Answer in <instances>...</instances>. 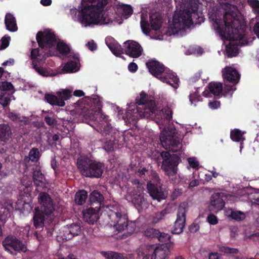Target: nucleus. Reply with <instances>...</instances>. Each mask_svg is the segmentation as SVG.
Returning <instances> with one entry per match:
<instances>
[{
    "label": "nucleus",
    "mask_w": 259,
    "mask_h": 259,
    "mask_svg": "<svg viewBox=\"0 0 259 259\" xmlns=\"http://www.w3.org/2000/svg\"><path fill=\"white\" fill-rule=\"evenodd\" d=\"M223 7L225 11L223 20L225 31L230 35L239 34L238 37H233L241 40L238 44L230 43L226 46V55L228 57H232L238 54L237 46L239 44L242 46L247 45L249 44V41L243 39L244 37L241 34L244 25L236 6L230 4H225Z\"/></svg>",
    "instance_id": "f257e3e1"
},
{
    "label": "nucleus",
    "mask_w": 259,
    "mask_h": 259,
    "mask_svg": "<svg viewBox=\"0 0 259 259\" xmlns=\"http://www.w3.org/2000/svg\"><path fill=\"white\" fill-rule=\"evenodd\" d=\"M197 6L195 2H190L187 4L186 9H184L175 13L172 24L168 27L166 35H175L185 26L190 27L192 25L200 24L203 22L202 14L199 15L197 12Z\"/></svg>",
    "instance_id": "f03ea898"
},
{
    "label": "nucleus",
    "mask_w": 259,
    "mask_h": 259,
    "mask_svg": "<svg viewBox=\"0 0 259 259\" xmlns=\"http://www.w3.org/2000/svg\"><path fill=\"white\" fill-rule=\"evenodd\" d=\"M87 0H82L85 3ZM92 4L83 7L81 14L78 18L79 22L84 27L92 26L95 25L107 24L110 20L105 16L104 8L108 3L107 0H88Z\"/></svg>",
    "instance_id": "7ed1b4c3"
},
{
    "label": "nucleus",
    "mask_w": 259,
    "mask_h": 259,
    "mask_svg": "<svg viewBox=\"0 0 259 259\" xmlns=\"http://www.w3.org/2000/svg\"><path fill=\"white\" fill-rule=\"evenodd\" d=\"M40 207L34 209L33 224L36 228H40L44 225L45 216L49 215L54 210L52 200L50 196L46 192H41L38 196Z\"/></svg>",
    "instance_id": "20e7f679"
},
{
    "label": "nucleus",
    "mask_w": 259,
    "mask_h": 259,
    "mask_svg": "<svg viewBox=\"0 0 259 259\" xmlns=\"http://www.w3.org/2000/svg\"><path fill=\"white\" fill-rule=\"evenodd\" d=\"M149 72L161 81L170 85L175 89H177L179 84V78L173 72L167 70L164 65L157 61H151L146 63Z\"/></svg>",
    "instance_id": "39448f33"
},
{
    "label": "nucleus",
    "mask_w": 259,
    "mask_h": 259,
    "mask_svg": "<svg viewBox=\"0 0 259 259\" xmlns=\"http://www.w3.org/2000/svg\"><path fill=\"white\" fill-rule=\"evenodd\" d=\"M77 167L81 174L87 177L100 178L103 174V163L92 160L87 157L77 159Z\"/></svg>",
    "instance_id": "423d86ee"
},
{
    "label": "nucleus",
    "mask_w": 259,
    "mask_h": 259,
    "mask_svg": "<svg viewBox=\"0 0 259 259\" xmlns=\"http://www.w3.org/2000/svg\"><path fill=\"white\" fill-rule=\"evenodd\" d=\"M108 217L111 225L118 231H122L127 227V215L125 208L115 204L108 206Z\"/></svg>",
    "instance_id": "0eeeda50"
},
{
    "label": "nucleus",
    "mask_w": 259,
    "mask_h": 259,
    "mask_svg": "<svg viewBox=\"0 0 259 259\" xmlns=\"http://www.w3.org/2000/svg\"><path fill=\"white\" fill-rule=\"evenodd\" d=\"M162 147L173 153L180 152L182 150V139L179 138L175 129L163 130L159 136Z\"/></svg>",
    "instance_id": "6e6552de"
},
{
    "label": "nucleus",
    "mask_w": 259,
    "mask_h": 259,
    "mask_svg": "<svg viewBox=\"0 0 259 259\" xmlns=\"http://www.w3.org/2000/svg\"><path fill=\"white\" fill-rule=\"evenodd\" d=\"M160 156L162 160L161 168L168 176H173L177 173L178 166L181 161L180 158L175 155H171L168 151H162Z\"/></svg>",
    "instance_id": "1a4fd4ad"
},
{
    "label": "nucleus",
    "mask_w": 259,
    "mask_h": 259,
    "mask_svg": "<svg viewBox=\"0 0 259 259\" xmlns=\"http://www.w3.org/2000/svg\"><path fill=\"white\" fill-rule=\"evenodd\" d=\"M140 188L138 191L134 190H128L127 197L135 207L140 212L146 210L149 206V203L146 198V194Z\"/></svg>",
    "instance_id": "9d476101"
},
{
    "label": "nucleus",
    "mask_w": 259,
    "mask_h": 259,
    "mask_svg": "<svg viewBox=\"0 0 259 259\" xmlns=\"http://www.w3.org/2000/svg\"><path fill=\"white\" fill-rule=\"evenodd\" d=\"M2 244L5 249L11 253H14V252H26L27 251L26 245L13 235L7 236L3 241Z\"/></svg>",
    "instance_id": "9b49d317"
},
{
    "label": "nucleus",
    "mask_w": 259,
    "mask_h": 259,
    "mask_svg": "<svg viewBox=\"0 0 259 259\" xmlns=\"http://www.w3.org/2000/svg\"><path fill=\"white\" fill-rule=\"evenodd\" d=\"M39 47L51 48L56 45L57 39L53 32L50 30L39 31L36 36Z\"/></svg>",
    "instance_id": "f8f14e48"
},
{
    "label": "nucleus",
    "mask_w": 259,
    "mask_h": 259,
    "mask_svg": "<svg viewBox=\"0 0 259 259\" xmlns=\"http://www.w3.org/2000/svg\"><path fill=\"white\" fill-rule=\"evenodd\" d=\"M71 92L68 90H64L62 92H58L57 95L46 94L45 98L46 101L52 105H57L63 107L65 105V100H67L71 97Z\"/></svg>",
    "instance_id": "ddd939ff"
},
{
    "label": "nucleus",
    "mask_w": 259,
    "mask_h": 259,
    "mask_svg": "<svg viewBox=\"0 0 259 259\" xmlns=\"http://www.w3.org/2000/svg\"><path fill=\"white\" fill-rule=\"evenodd\" d=\"M186 206L185 204H181L178 209L177 218L171 231L173 234H180L182 232L186 222Z\"/></svg>",
    "instance_id": "4468645a"
},
{
    "label": "nucleus",
    "mask_w": 259,
    "mask_h": 259,
    "mask_svg": "<svg viewBox=\"0 0 259 259\" xmlns=\"http://www.w3.org/2000/svg\"><path fill=\"white\" fill-rule=\"evenodd\" d=\"M126 54L133 58H138L142 55V48L137 41L128 40L124 43Z\"/></svg>",
    "instance_id": "2eb2a0df"
},
{
    "label": "nucleus",
    "mask_w": 259,
    "mask_h": 259,
    "mask_svg": "<svg viewBox=\"0 0 259 259\" xmlns=\"http://www.w3.org/2000/svg\"><path fill=\"white\" fill-rule=\"evenodd\" d=\"M147 189L150 196L153 199L157 200L158 201L165 199L167 197L166 194L162 191L161 186L152 184L151 181L147 183Z\"/></svg>",
    "instance_id": "dca6fc26"
},
{
    "label": "nucleus",
    "mask_w": 259,
    "mask_h": 259,
    "mask_svg": "<svg viewBox=\"0 0 259 259\" xmlns=\"http://www.w3.org/2000/svg\"><path fill=\"white\" fill-rule=\"evenodd\" d=\"M225 206V202L220 193H213L210 198L209 210L214 212H218L223 209Z\"/></svg>",
    "instance_id": "f3484780"
},
{
    "label": "nucleus",
    "mask_w": 259,
    "mask_h": 259,
    "mask_svg": "<svg viewBox=\"0 0 259 259\" xmlns=\"http://www.w3.org/2000/svg\"><path fill=\"white\" fill-rule=\"evenodd\" d=\"M222 72L224 80L234 84L238 82L240 79V74L235 68L227 66L222 70Z\"/></svg>",
    "instance_id": "a211bd4d"
},
{
    "label": "nucleus",
    "mask_w": 259,
    "mask_h": 259,
    "mask_svg": "<svg viewBox=\"0 0 259 259\" xmlns=\"http://www.w3.org/2000/svg\"><path fill=\"white\" fill-rule=\"evenodd\" d=\"M100 206L91 207L83 211V218L84 221L90 224H94L99 219Z\"/></svg>",
    "instance_id": "6ab92c4d"
},
{
    "label": "nucleus",
    "mask_w": 259,
    "mask_h": 259,
    "mask_svg": "<svg viewBox=\"0 0 259 259\" xmlns=\"http://www.w3.org/2000/svg\"><path fill=\"white\" fill-rule=\"evenodd\" d=\"M80 232V228L76 224H71L63 228L62 231V238L63 240H68L75 236L78 235Z\"/></svg>",
    "instance_id": "aec40b11"
},
{
    "label": "nucleus",
    "mask_w": 259,
    "mask_h": 259,
    "mask_svg": "<svg viewBox=\"0 0 259 259\" xmlns=\"http://www.w3.org/2000/svg\"><path fill=\"white\" fill-rule=\"evenodd\" d=\"M155 110L156 106L153 100L149 101L146 105L137 108V112L141 117L148 118L151 114L155 112Z\"/></svg>",
    "instance_id": "412c9836"
},
{
    "label": "nucleus",
    "mask_w": 259,
    "mask_h": 259,
    "mask_svg": "<svg viewBox=\"0 0 259 259\" xmlns=\"http://www.w3.org/2000/svg\"><path fill=\"white\" fill-rule=\"evenodd\" d=\"M90 202L93 206H100V208L104 204V197L98 191L94 190L90 195Z\"/></svg>",
    "instance_id": "4be33fe9"
},
{
    "label": "nucleus",
    "mask_w": 259,
    "mask_h": 259,
    "mask_svg": "<svg viewBox=\"0 0 259 259\" xmlns=\"http://www.w3.org/2000/svg\"><path fill=\"white\" fill-rule=\"evenodd\" d=\"M169 252V251L167 246L156 247L151 255V259H165Z\"/></svg>",
    "instance_id": "5701e85b"
},
{
    "label": "nucleus",
    "mask_w": 259,
    "mask_h": 259,
    "mask_svg": "<svg viewBox=\"0 0 259 259\" xmlns=\"http://www.w3.org/2000/svg\"><path fill=\"white\" fill-rule=\"evenodd\" d=\"M5 22L7 29L11 31L15 32L17 30V26L15 18L11 13H7L5 16Z\"/></svg>",
    "instance_id": "b1692460"
},
{
    "label": "nucleus",
    "mask_w": 259,
    "mask_h": 259,
    "mask_svg": "<svg viewBox=\"0 0 259 259\" xmlns=\"http://www.w3.org/2000/svg\"><path fill=\"white\" fill-rule=\"evenodd\" d=\"M12 135L11 127L8 124H0V141L6 142L10 138Z\"/></svg>",
    "instance_id": "393cba45"
},
{
    "label": "nucleus",
    "mask_w": 259,
    "mask_h": 259,
    "mask_svg": "<svg viewBox=\"0 0 259 259\" xmlns=\"http://www.w3.org/2000/svg\"><path fill=\"white\" fill-rule=\"evenodd\" d=\"M225 214L228 217L237 221L243 220L245 218V215L243 212L240 211H235L232 209L226 210Z\"/></svg>",
    "instance_id": "a878e982"
},
{
    "label": "nucleus",
    "mask_w": 259,
    "mask_h": 259,
    "mask_svg": "<svg viewBox=\"0 0 259 259\" xmlns=\"http://www.w3.org/2000/svg\"><path fill=\"white\" fill-rule=\"evenodd\" d=\"M109 40H106V44L111 50V51L116 56H119L123 53V50L121 46L116 41H109Z\"/></svg>",
    "instance_id": "bb28decb"
},
{
    "label": "nucleus",
    "mask_w": 259,
    "mask_h": 259,
    "mask_svg": "<svg viewBox=\"0 0 259 259\" xmlns=\"http://www.w3.org/2000/svg\"><path fill=\"white\" fill-rule=\"evenodd\" d=\"M151 28L154 30L160 29L161 25V17L159 14H152L150 16Z\"/></svg>",
    "instance_id": "cd10ccee"
},
{
    "label": "nucleus",
    "mask_w": 259,
    "mask_h": 259,
    "mask_svg": "<svg viewBox=\"0 0 259 259\" xmlns=\"http://www.w3.org/2000/svg\"><path fill=\"white\" fill-rule=\"evenodd\" d=\"M208 89L214 96H218L222 92L223 84L220 82H211L209 84Z\"/></svg>",
    "instance_id": "c85d7f7f"
},
{
    "label": "nucleus",
    "mask_w": 259,
    "mask_h": 259,
    "mask_svg": "<svg viewBox=\"0 0 259 259\" xmlns=\"http://www.w3.org/2000/svg\"><path fill=\"white\" fill-rule=\"evenodd\" d=\"M88 197V193L85 190L78 191L75 196V201L78 205H82L85 202Z\"/></svg>",
    "instance_id": "c756f323"
},
{
    "label": "nucleus",
    "mask_w": 259,
    "mask_h": 259,
    "mask_svg": "<svg viewBox=\"0 0 259 259\" xmlns=\"http://www.w3.org/2000/svg\"><path fill=\"white\" fill-rule=\"evenodd\" d=\"M39 157V152L37 148H33L29 152L28 157H25L24 160L26 162L31 161L36 162Z\"/></svg>",
    "instance_id": "7c9ffc66"
},
{
    "label": "nucleus",
    "mask_w": 259,
    "mask_h": 259,
    "mask_svg": "<svg viewBox=\"0 0 259 259\" xmlns=\"http://www.w3.org/2000/svg\"><path fill=\"white\" fill-rule=\"evenodd\" d=\"M172 111L168 107L164 108L160 112V115L161 116V119H163L164 123H167L172 118Z\"/></svg>",
    "instance_id": "2f4dec72"
},
{
    "label": "nucleus",
    "mask_w": 259,
    "mask_h": 259,
    "mask_svg": "<svg viewBox=\"0 0 259 259\" xmlns=\"http://www.w3.org/2000/svg\"><path fill=\"white\" fill-rule=\"evenodd\" d=\"M101 254L107 259H124L121 254L113 251H102Z\"/></svg>",
    "instance_id": "473e14b6"
},
{
    "label": "nucleus",
    "mask_w": 259,
    "mask_h": 259,
    "mask_svg": "<svg viewBox=\"0 0 259 259\" xmlns=\"http://www.w3.org/2000/svg\"><path fill=\"white\" fill-rule=\"evenodd\" d=\"M78 69L77 63L74 61L68 62L63 67V70L67 73L76 72Z\"/></svg>",
    "instance_id": "72a5a7b5"
},
{
    "label": "nucleus",
    "mask_w": 259,
    "mask_h": 259,
    "mask_svg": "<svg viewBox=\"0 0 259 259\" xmlns=\"http://www.w3.org/2000/svg\"><path fill=\"white\" fill-rule=\"evenodd\" d=\"M33 180L36 186H40L43 183L44 176L39 170H34L33 172Z\"/></svg>",
    "instance_id": "f704fd0d"
},
{
    "label": "nucleus",
    "mask_w": 259,
    "mask_h": 259,
    "mask_svg": "<svg viewBox=\"0 0 259 259\" xmlns=\"http://www.w3.org/2000/svg\"><path fill=\"white\" fill-rule=\"evenodd\" d=\"M34 60L32 62L33 68L38 72V73L43 76H48L50 74L49 71L45 68L38 66Z\"/></svg>",
    "instance_id": "c9c22d12"
},
{
    "label": "nucleus",
    "mask_w": 259,
    "mask_h": 259,
    "mask_svg": "<svg viewBox=\"0 0 259 259\" xmlns=\"http://www.w3.org/2000/svg\"><path fill=\"white\" fill-rule=\"evenodd\" d=\"M168 213V212L166 209L155 213L152 217L153 222L157 223L161 220L163 219Z\"/></svg>",
    "instance_id": "e433bc0d"
},
{
    "label": "nucleus",
    "mask_w": 259,
    "mask_h": 259,
    "mask_svg": "<svg viewBox=\"0 0 259 259\" xmlns=\"http://www.w3.org/2000/svg\"><path fill=\"white\" fill-rule=\"evenodd\" d=\"M230 137L233 141L236 142L243 141L244 139L241 131L237 129L231 131Z\"/></svg>",
    "instance_id": "4c0bfd02"
},
{
    "label": "nucleus",
    "mask_w": 259,
    "mask_h": 259,
    "mask_svg": "<svg viewBox=\"0 0 259 259\" xmlns=\"http://www.w3.org/2000/svg\"><path fill=\"white\" fill-rule=\"evenodd\" d=\"M150 101L147 100V95L143 92H142L140 96L136 98V103L139 106H141L146 105L147 103Z\"/></svg>",
    "instance_id": "58836bf2"
},
{
    "label": "nucleus",
    "mask_w": 259,
    "mask_h": 259,
    "mask_svg": "<svg viewBox=\"0 0 259 259\" xmlns=\"http://www.w3.org/2000/svg\"><path fill=\"white\" fill-rule=\"evenodd\" d=\"M58 51L62 54H67L69 52V47L63 42H58L57 45Z\"/></svg>",
    "instance_id": "ea45409f"
},
{
    "label": "nucleus",
    "mask_w": 259,
    "mask_h": 259,
    "mask_svg": "<svg viewBox=\"0 0 259 259\" xmlns=\"http://www.w3.org/2000/svg\"><path fill=\"white\" fill-rule=\"evenodd\" d=\"M159 234L158 230L151 228L147 229L144 232L145 235L150 238L157 237Z\"/></svg>",
    "instance_id": "a19ab883"
},
{
    "label": "nucleus",
    "mask_w": 259,
    "mask_h": 259,
    "mask_svg": "<svg viewBox=\"0 0 259 259\" xmlns=\"http://www.w3.org/2000/svg\"><path fill=\"white\" fill-rule=\"evenodd\" d=\"M132 183L135 186L133 188H129L128 190H134L135 191H138L139 189H140V188L142 190H145L144 184L141 183L138 179H133L132 181Z\"/></svg>",
    "instance_id": "79ce46f5"
},
{
    "label": "nucleus",
    "mask_w": 259,
    "mask_h": 259,
    "mask_svg": "<svg viewBox=\"0 0 259 259\" xmlns=\"http://www.w3.org/2000/svg\"><path fill=\"white\" fill-rule=\"evenodd\" d=\"M141 27L143 33L147 35L149 33L150 31L149 25L147 21L143 19V15H141Z\"/></svg>",
    "instance_id": "37998d69"
},
{
    "label": "nucleus",
    "mask_w": 259,
    "mask_h": 259,
    "mask_svg": "<svg viewBox=\"0 0 259 259\" xmlns=\"http://www.w3.org/2000/svg\"><path fill=\"white\" fill-rule=\"evenodd\" d=\"M149 175L151 176V181L153 182L152 184H154L155 185H160V179L157 172L151 170Z\"/></svg>",
    "instance_id": "c03bdc74"
},
{
    "label": "nucleus",
    "mask_w": 259,
    "mask_h": 259,
    "mask_svg": "<svg viewBox=\"0 0 259 259\" xmlns=\"http://www.w3.org/2000/svg\"><path fill=\"white\" fill-rule=\"evenodd\" d=\"M14 87L13 84L7 81L0 82V90L1 91H11L13 90Z\"/></svg>",
    "instance_id": "a18cd8bd"
},
{
    "label": "nucleus",
    "mask_w": 259,
    "mask_h": 259,
    "mask_svg": "<svg viewBox=\"0 0 259 259\" xmlns=\"http://www.w3.org/2000/svg\"><path fill=\"white\" fill-rule=\"evenodd\" d=\"M220 251L226 253L236 254L239 251L237 248H230L227 246H222L219 247Z\"/></svg>",
    "instance_id": "49530a36"
},
{
    "label": "nucleus",
    "mask_w": 259,
    "mask_h": 259,
    "mask_svg": "<svg viewBox=\"0 0 259 259\" xmlns=\"http://www.w3.org/2000/svg\"><path fill=\"white\" fill-rule=\"evenodd\" d=\"M10 37L4 36L0 40V50H4L9 45Z\"/></svg>",
    "instance_id": "de8ad7c7"
},
{
    "label": "nucleus",
    "mask_w": 259,
    "mask_h": 259,
    "mask_svg": "<svg viewBox=\"0 0 259 259\" xmlns=\"http://www.w3.org/2000/svg\"><path fill=\"white\" fill-rule=\"evenodd\" d=\"M114 145L115 144L113 140L107 141L104 143V149L107 152L112 151L114 150Z\"/></svg>",
    "instance_id": "09e8293b"
},
{
    "label": "nucleus",
    "mask_w": 259,
    "mask_h": 259,
    "mask_svg": "<svg viewBox=\"0 0 259 259\" xmlns=\"http://www.w3.org/2000/svg\"><path fill=\"white\" fill-rule=\"evenodd\" d=\"M248 4L253 8L256 14H259V1L257 0H248Z\"/></svg>",
    "instance_id": "8fccbe9b"
},
{
    "label": "nucleus",
    "mask_w": 259,
    "mask_h": 259,
    "mask_svg": "<svg viewBox=\"0 0 259 259\" xmlns=\"http://www.w3.org/2000/svg\"><path fill=\"white\" fill-rule=\"evenodd\" d=\"M11 99L8 96H6L5 94L2 95L0 96V104L3 107H7L10 103Z\"/></svg>",
    "instance_id": "3c124183"
},
{
    "label": "nucleus",
    "mask_w": 259,
    "mask_h": 259,
    "mask_svg": "<svg viewBox=\"0 0 259 259\" xmlns=\"http://www.w3.org/2000/svg\"><path fill=\"white\" fill-rule=\"evenodd\" d=\"M8 117L10 119L15 122H18L23 120L21 119V117L19 114L13 112L9 113Z\"/></svg>",
    "instance_id": "603ef678"
},
{
    "label": "nucleus",
    "mask_w": 259,
    "mask_h": 259,
    "mask_svg": "<svg viewBox=\"0 0 259 259\" xmlns=\"http://www.w3.org/2000/svg\"><path fill=\"white\" fill-rule=\"evenodd\" d=\"M133 13L132 8L130 6L125 5L122 7V14L125 16L126 18L127 17L132 15Z\"/></svg>",
    "instance_id": "864d4df0"
},
{
    "label": "nucleus",
    "mask_w": 259,
    "mask_h": 259,
    "mask_svg": "<svg viewBox=\"0 0 259 259\" xmlns=\"http://www.w3.org/2000/svg\"><path fill=\"white\" fill-rule=\"evenodd\" d=\"M45 120L48 125L53 127L57 124V121L55 118L49 116L45 117Z\"/></svg>",
    "instance_id": "5fc2aeb1"
},
{
    "label": "nucleus",
    "mask_w": 259,
    "mask_h": 259,
    "mask_svg": "<svg viewBox=\"0 0 259 259\" xmlns=\"http://www.w3.org/2000/svg\"><path fill=\"white\" fill-rule=\"evenodd\" d=\"M158 239L160 241L165 242L168 241L170 238V236L166 233H160L158 235Z\"/></svg>",
    "instance_id": "6e6d98bb"
},
{
    "label": "nucleus",
    "mask_w": 259,
    "mask_h": 259,
    "mask_svg": "<svg viewBox=\"0 0 259 259\" xmlns=\"http://www.w3.org/2000/svg\"><path fill=\"white\" fill-rule=\"evenodd\" d=\"M188 163L192 168H196L199 165V162L195 157H191L188 159Z\"/></svg>",
    "instance_id": "4d7b16f0"
},
{
    "label": "nucleus",
    "mask_w": 259,
    "mask_h": 259,
    "mask_svg": "<svg viewBox=\"0 0 259 259\" xmlns=\"http://www.w3.org/2000/svg\"><path fill=\"white\" fill-rule=\"evenodd\" d=\"M207 219L208 222L211 225H215L218 222L217 217L213 214L208 215Z\"/></svg>",
    "instance_id": "13d9d810"
},
{
    "label": "nucleus",
    "mask_w": 259,
    "mask_h": 259,
    "mask_svg": "<svg viewBox=\"0 0 259 259\" xmlns=\"http://www.w3.org/2000/svg\"><path fill=\"white\" fill-rule=\"evenodd\" d=\"M236 90V88L234 86L226 85L224 89L225 95L229 94L231 92V95L232 94L233 92Z\"/></svg>",
    "instance_id": "bf43d9fd"
},
{
    "label": "nucleus",
    "mask_w": 259,
    "mask_h": 259,
    "mask_svg": "<svg viewBox=\"0 0 259 259\" xmlns=\"http://www.w3.org/2000/svg\"><path fill=\"white\" fill-rule=\"evenodd\" d=\"M111 129L112 127L111 124H107L105 126H104L102 132V134L103 136H106L107 135H108L110 133Z\"/></svg>",
    "instance_id": "052dcab7"
},
{
    "label": "nucleus",
    "mask_w": 259,
    "mask_h": 259,
    "mask_svg": "<svg viewBox=\"0 0 259 259\" xmlns=\"http://www.w3.org/2000/svg\"><path fill=\"white\" fill-rule=\"evenodd\" d=\"M137 172L139 174V176L141 177L146 175H149L150 173V171H149V170L146 169L145 167L139 168Z\"/></svg>",
    "instance_id": "680f3d73"
},
{
    "label": "nucleus",
    "mask_w": 259,
    "mask_h": 259,
    "mask_svg": "<svg viewBox=\"0 0 259 259\" xmlns=\"http://www.w3.org/2000/svg\"><path fill=\"white\" fill-rule=\"evenodd\" d=\"M182 190L179 189H176L172 192L171 197L172 199H176L177 197L180 196L182 194Z\"/></svg>",
    "instance_id": "e2e57ef3"
},
{
    "label": "nucleus",
    "mask_w": 259,
    "mask_h": 259,
    "mask_svg": "<svg viewBox=\"0 0 259 259\" xmlns=\"http://www.w3.org/2000/svg\"><path fill=\"white\" fill-rule=\"evenodd\" d=\"M199 229V226L198 224L193 223L191 224L189 227V231L191 233H195Z\"/></svg>",
    "instance_id": "0e129e2a"
},
{
    "label": "nucleus",
    "mask_w": 259,
    "mask_h": 259,
    "mask_svg": "<svg viewBox=\"0 0 259 259\" xmlns=\"http://www.w3.org/2000/svg\"><path fill=\"white\" fill-rule=\"evenodd\" d=\"M51 166L53 169L55 170V173L57 172V170L58 169V165L57 164V160L56 159V157L54 156L51 161Z\"/></svg>",
    "instance_id": "69168bd1"
},
{
    "label": "nucleus",
    "mask_w": 259,
    "mask_h": 259,
    "mask_svg": "<svg viewBox=\"0 0 259 259\" xmlns=\"http://www.w3.org/2000/svg\"><path fill=\"white\" fill-rule=\"evenodd\" d=\"M39 56V50L38 49H32L31 52V57L32 59H36L37 57Z\"/></svg>",
    "instance_id": "338daca9"
},
{
    "label": "nucleus",
    "mask_w": 259,
    "mask_h": 259,
    "mask_svg": "<svg viewBox=\"0 0 259 259\" xmlns=\"http://www.w3.org/2000/svg\"><path fill=\"white\" fill-rule=\"evenodd\" d=\"M87 46L89 49L92 51L96 50L97 49V45L93 40L90 41L88 43Z\"/></svg>",
    "instance_id": "774afa93"
}]
</instances>
